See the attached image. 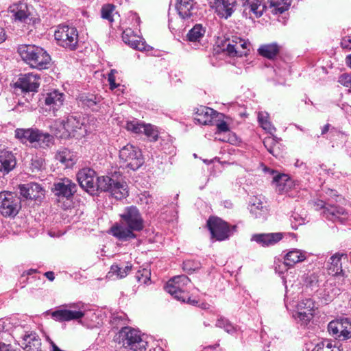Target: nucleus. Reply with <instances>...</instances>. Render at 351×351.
<instances>
[{
  "label": "nucleus",
  "instance_id": "6ab92c4d",
  "mask_svg": "<svg viewBox=\"0 0 351 351\" xmlns=\"http://www.w3.org/2000/svg\"><path fill=\"white\" fill-rule=\"evenodd\" d=\"M80 186L90 193L96 191L95 172L90 169H82L77 174Z\"/></svg>",
  "mask_w": 351,
  "mask_h": 351
},
{
  "label": "nucleus",
  "instance_id": "a878e982",
  "mask_svg": "<svg viewBox=\"0 0 351 351\" xmlns=\"http://www.w3.org/2000/svg\"><path fill=\"white\" fill-rule=\"evenodd\" d=\"M282 239V234L276 232L254 234L253 235L252 240L265 247L274 245L280 241Z\"/></svg>",
  "mask_w": 351,
  "mask_h": 351
},
{
  "label": "nucleus",
  "instance_id": "3c124183",
  "mask_svg": "<svg viewBox=\"0 0 351 351\" xmlns=\"http://www.w3.org/2000/svg\"><path fill=\"white\" fill-rule=\"evenodd\" d=\"M221 117H219L217 118L215 120V122L214 123L217 126V132H216V134L220 133V132H226L229 131L228 125L227 124V123L226 121L221 120Z\"/></svg>",
  "mask_w": 351,
  "mask_h": 351
},
{
  "label": "nucleus",
  "instance_id": "5701e85b",
  "mask_svg": "<svg viewBox=\"0 0 351 351\" xmlns=\"http://www.w3.org/2000/svg\"><path fill=\"white\" fill-rule=\"evenodd\" d=\"M248 208L254 217L263 219L266 218L268 210L263 196L257 195L251 197Z\"/></svg>",
  "mask_w": 351,
  "mask_h": 351
},
{
  "label": "nucleus",
  "instance_id": "9d476101",
  "mask_svg": "<svg viewBox=\"0 0 351 351\" xmlns=\"http://www.w3.org/2000/svg\"><path fill=\"white\" fill-rule=\"evenodd\" d=\"M21 200L9 191L0 192V213L4 217H15L21 210Z\"/></svg>",
  "mask_w": 351,
  "mask_h": 351
},
{
  "label": "nucleus",
  "instance_id": "69168bd1",
  "mask_svg": "<svg viewBox=\"0 0 351 351\" xmlns=\"http://www.w3.org/2000/svg\"><path fill=\"white\" fill-rule=\"evenodd\" d=\"M346 60L347 64L351 68V54L346 56Z\"/></svg>",
  "mask_w": 351,
  "mask_h": 351
},
{
  "label": "nucleus",
  "instance_id": "bb28decb",
  "mask_svg": "<svg viewBox=\"0 0 351 351\" xmlns=\"http://www.w3.org/2000/svg\"><path fill=\"white\" fill-rule=\"evenodd\" d=\"M273 183L276 190L280 193H287L293 186V181L287 175H277L274 177Z\"/></svg>",
  "mask_w": 351,
  "mask_h": 351
},
{
  "label": "nucleus",
  "instance_id": "423d86ee",
  "mask_svg": "<svg viewBox=\"0 0 351 351\" xmlns=\"http://www.w3.org/2000/svg\"><path fill=\"white\" fill-rule=\"evenodd\" d=\"M93 122L94 124L95 118H86L80 115H71L66 119V132L68 137L75 138L82 137L91 130V127L88 122Z\"/></svg>",
  "mask_w": 351,
  "mask_h": 351
},
{
  "label": "nucleus",
  "instance_id": "39448f33",
  "mask_svg": "<svg viewBox=\"0 0 351 351\" xmlns=\"http://www.w3.org/2000/svg\"><path fill=\"white\" fill-rule=\"evenodd\" d=\"M16 138L22 142L29 141L34 143L35 147H47L53 143V136L47 133H43L37 129H16Z\"/></svg>",
  "mask_w": 351,
  "mask_h": 351
},
{
  "label": "nucleus",
  "instance_id": "473e14b6",
  "mask_svg": "<svg viewBox=\"0 0 351 351\" xmlns=\"http://www.w3.org/2000/svg\"><path fill=\"white\" fill-rule=\"evenodd\" d=\"M109 192L117 199H121L128 195V185L125 182L114 180Z\"/></svg>",
  "mask_w": 351,
  "mask_h": 351
},
{
  "label": "nucleus",
  "instance_id": "f257e3e1",
  "mask_svg": "<svg viewBox=\"0 0 351 351\" xmlns=\"http://www.w3.org/2000/svg\"><path fill=\"white\" fill-rule=\"evenodd\" d=\"M120 216V223L111 228V233L122 241L134 239L136 234L134 232L141 231L144 228L143 219L138 210L135 206L127 207Z\"/></svg>",
  "mask_w": 351,
  "mask_h": 351
},
{
  "label": "nucleus",
  "instance_id": "4d7b16f0",
  "mask_svg": "<svg viewBox=\"0 0 351 351\" xmlns=\"http://www.w3.org/2000/svg\"><path fill=\"white\" fill-rule=\"evenodd\" d=\"M0 351H13L9 345L0 343Z\"/></svg>",
  "mask_w": 351,
  "mask_h": 351
},
{
  "label": "nucleus",
  "instance_id": "37998d69",
  "mask_svg": "<svg viewBox=\"0 0 351 351\" xmlns=\"http://www.w3.org/2000/svg\"><path fill=\"white\" fill-rule=\"evenodd\" d=\"M258 122L261 126L267 130L269 134H273L276 131L275 128L272 125L269 120V114L267 112H259L258 115Z\"/></svg>",
  "mask_w": 351,
  "mask_h": 351
},
{
  "label": "nucleus",
  "instance_id": "5fc2aeb1",
  "mask_svg": "<svg viewBox=\"0 0 351 351\" xmlns=\"http://www.w3.org/2000/svg\"><path fill=\"white\" fill-rule=\"evenodd\" d=\"M341 45L344 49H351V36L344 37L341 42Z\"/></svg>",
  "mask_w": 351,
  "mask_h": 351
},
{
  "label": "nucleus",
  "instance_id": "393cba45",
  "mask_svg": "<svg viewBox=\"0 0 351 351\" xmlns=\"http://www.w3.org/2000/svg\"><path fill=\"white\" fill-rule=\"evenodd\" d=\"M16 165V160L12 152L8 150L0 151V172L3 175L10 172Z\"/></svg>",
  "mask_w": 351,
  "mask_h": 351
},
{
  "label": "nucleus",
  "instance_id": "338daca9",
  "mask_svg": "<svg viewBox=\"0 0 351 351\" xmlns=\"http://www.w3.org/2000/svg\"><path fill=\"white\" fill-rule=\"evenodd\" d=\"M143 272H144V274H145V275L146 276H147V275H148V274H149V271H147V270H146V269H144ZM147 279H149V278H148L147 277H146V279L143 280V282H144L145 283L146 282V280H147Z\"/></svg>",
  "mask_w": 351,
  "mask_h": 351
},
{
  "label": "nucleus",
  "instance_id": "1a4fd4ad",
  "mask_svg": "<svg viewBox=\"0 0 351 351\" xmlns=\"http://www.w3.org/2000/svg\"><path fill=\"white\" fill-rule=\"evenodd\" d=\"M58 44L62 47L74 50L78 43V33L74 27L60 25L54 33Z\"/></svg>",
  "mask_w": 351,
  "mask_h": 351
},
{
  "label": "nucleus",
  "instance_id": "aec40b11",
  "mask_svg": "<svg viewBox=\"0 0 351 351\" xmlns=\"http://www.w3.org/2000/svg\"><path fill=\"white\" fill-rule=\"evenodd\" d=\"M219 117H223V114L210 108L201 106L197 108L194 119L202 125H214L216 119Z\"/></svg>",
  "mask_w": 351,
  "mask_h": 351
},
{
  "label": "nucleus",
  "instance_id": "680f3d73",
  "mask_svg": "<svg viewBox=\"0 0 351 351\" xmlns=\"http://www.w3.org/2000/svg\"><path fill=\"white\" fill-rule=\"evenodd\" d=\"M108 82H109V84H110V88L111 90H114V88H116L119 86V84H117L115 83V79L112 82L110 81Z\"/></svg>",
  "mask_w": 351,
  "mask_h": 351
},
{
  "label": "nucleus",
  "instance_id": "c85d7f7f",
  "mask_svg": "<svg viewBox=\"0 0 351 351\" xmlns=\"http://www.w3.org/2000/svg\"><path fill=\"white\" fill-rule=\"evenodd\" d=\"M194 0H176V9L180 16L183 19L190 18L194 10Z\"/></svg>",
  "mask_w": 351,
  "mask_h": 351
},
{
  "label": "nucleus",
  "instance_id": "0e129e2a",
  "mask_svg": "<svg viewBox=\"0 0 351 351\" xmlns=\"http://www.w3.org/2000/svg\"><path fill=\"white\" fill-rule=\"evenodd\" d=\"M326 298H325L326 301H329L332 298V292L330 293L329 291L327 292V294H325Z\"/></svg>",
  "mask_w": 351,
  "mask_h": 351
},
{
  "label": "nucleus",
  "instance_id": "e433bc0d",
  "mask_svg": "<svg viewBox=\"0 0 351 351\" xmlns=\"http://www.w3.org/2000/svg\"><path fill=\"white\" fill-rule=\"evenodd\" d=\"M25 343V349L27 351H39L41 346V341L36 333H31L24 337Z\"/></svg>",
  "mask_w": 351,
  "mask_h": 351
},
{
  "label": "nucleus",
  "instance_id": "e2e57ef3",
  "mask_svg": "<svg viewBox=\"0 0 351 351\" xmlns=\"http://www.w3.org/2000/svg\"><path fill=\"white\" fill-rule=\"evenodd\" d=\"M329 127H330V125L329 124H326L324 126V128H322V134H326L328 130H329Z\"/></svg>",
  "mask_w": 351,
  "mask_h": 351
},
{
  "label": "nucleus",
  "instance_id": "dca6fc26",
  "mask_svg": "<svg viewBox=\"0 0 351 351\" xmlns=\"http://www.w3.org/2000/svg\"><path fill=\"white\" fill-rule=\"evenodd\" d=\"M40 77L38 74L29 73L21 75L15 83V87L23 92H36L40 86Z\"/></svg>",
  "mask_w": 351,
  "mask_h": 351
},
{
  "label": "nucleus",
  "instance_id": "de8ad7c7",
  "mask_svg": "<svg viewBox=\"0 0 351 351\" xmlns=\"http://www.w3.org/2000/svg\"><path fill=\"white\" fill-rule=\"evenodd\" d=\"M143 133L145 134L152 141H156L158 137V131L156 128L152 124H144Z\"/></svg>",
  "mask_w": 351,
  "mask_h": 351
},
{
  "label": "nucleus",
  "instance_id": "603ef678",
  "mask_svg": "<svg viewBox=\"0 0 351 351\" xmlns=\"http://www.w3.org/2000/svg\"><path fill=\"white\" fill-rule=\"evenodd\" d=\"M338 82L343 86L351 88V75L347 73L341 75Z\"/></svg>",
  "mask_w": 351,
  "mask_h": 351
},
{
  "label": "nucleus",
  "instance_id": "c756f323",
  "mask_svg": "<svg viewBox=\"0 0 351 351\" xmlns=\"http://www.w3.org/2000/svg\"><path fill=\"white\" fill-rule=\"evenodd\" d=\"M324 216L331 221L339 220L342 221L347 216L346 210L339 206H329L323 212Z\"/></svg>",
  "mask_w": 351,
  "mask_h": 351
},
{
  "label": "nucleus",
  "instance_id": "f3484780",
  "mask_svg": "<svg viewBox=\"0 0 351 351\" xmlns=\"http://www.w3.org/2000/svg\"><path fill=\"white\" fill-rule=\"evenodd\" d=\"M76 191V184L69 178L60 179L53 184V192L59 197H62L69 199Z\"/></svg>",
  "mask_w": 351,
  "mask_h": 351
},
{
  "label": "nucleus",
  "instance_id": "20e7f679",
  "mask_svg": "<svg viewBox=\"0 0 351 351\" xmlns=\"http://www.w3.org/2000/svg\"><path fill=\"white\" fill-rule=\"evenodd\" d=\"M86 308L81 302L63 305L51 313V317L60 322L79 320L85 315Z\"/></svg>",
  "mask_w": 351,
  "mask_h": 351
},
{
  "label": "nucleus",
  "instance_id": "b1692460",
  "mask_svg": "<svg viewBox=\"0 0 351 351\" xmlns=\"http://www.w3.org/2000/svg\"><path fill=\"white\" fill-rule=\"evenodd\" d=\"M21 195L26 199H36L44 195L45 191L40 184L34 182L19 186Z\"/></svg>",
  "mask_w": 351,
  "mask_h": 351
},
{
  "label": "nucleus",
  "instance_id": "f8f14e48",
  "mask_svg": "<svg viewBox=\"0 0 351 351\" xmlns=\"http://www.w3.org/2000/svg\"><path fill=\"white\" fill-rule=\"evenodd\" d=\"M250 43L241 38L232 36L227 39L223 44V50L230 57L246 56L250 51Z\"/></svg>",
  "mask_w": 351,
  "mask_h": 351
},
{
  "label": "nucleus",
  "instance_id": "052dcab7",
  "mask_svg": "<svg viewBox=\"0 0 351 351\" xmlns=\"http://www.w3.org/2000/svg\"><path fill=\"white\" fill-rule=\"evenodd\" d=\"M117 73L115 70H111L110 73L108 74V82L111 81L112 82L114 79V73Z\"/></svg>",
  "mask_w": 351,
  "mask_h": 351
},
{
  "label": "nucleus",
  "instance_id": "7ed1b4c3",
  "mask_svg": "<svg viewBox=\"0 0 351 351\" xmlns=\"http://www.w3.org/2000/svg\"><path fill=\"white\" fill-rule=\"evenodd\" d=\"M190 284L191 280L186 276H177L168 281L165 286V289L178 300L193 304L195 303V300H191L186 293V287Z\"/></svg>",
  "mask_w": 351,
  "mask_h": 351
},
{
  "label": "nucleus",
  "instance_id": "7c9ffc66",
  "mask_svg": "<svg viewBox=\"0 0 351 351\" xmlns=\"http://www.w3.org/2000/svg\"><path fill=\"white\" fill-rule=\"evenodd\" d=\"M306 258V252L298 249H293L284 256V263L287 266L293 267L296 263L304 261Z\"/></svg>",
  "mask_w": 351,
  "mask_h": 351
},
{
  "label": "nucleus",
  "instance_id": "6e6552de",
  "mask_svg": "<svg viewBox=\"0 0 351 351\" xmlns=\"http://www.w3.org/2000/svg\"><path fill=\"white\" fill-rule=\"evenodd\" d=\"M119 157L121 166L133 171L137 170L144 162L141 150L131 144L120 149Z\"/></svg>",
  "mask_w": 351,
  "mask_h": 351
},
{
  "label": "nucleus",
  "instance_id": "a18cd8bd",
  "mask_svg": "<svg viewBox=\"0 0 351 351\" xmlns=\"http://www.w3.org/2000/svg\"><path fill=\"white\" fill-rule=\"evenodd\" d=\"M145 123L134 119L126 122L125 128L134 134H142Z\"/></svg>",
  "mask_w": 351,
  "mask_h": 351
},
{
  "label": "nucleus",
  "instance_id": "4468645a",
  "mask_svg": "<svg viewBox=\"0 0 351 351\" xmlns=\"http://www.w3.org/2000/svg\"><path fill=\"white\" fill-rule=\"evenodd\" d=\"M10 19L15 23H28L30 22L31 11L24 1H17L11 4L8 8Z\"/></svg>",
  "mask_w": 351,
  "mask_h": 351
},
{
  "label": "nucleus",
  "instance_id": "72a5a7b5",
  "mask_svg": "<svg viewBox=\"0 0 351 351\" xmlns=\"http://www.w3.org/2000/svg\"><path fill=\"white\" fill-rule=\"evenodd\" d=\"M242 3L245 10H249L257 18L262 16L265 9V5L261 0H242Z\"/></svg>",
  "mask_w": 351,
  "mask_h": 351
},
{
  "label": "nucleus",
  "instance_id": "412c9836",
  "mask_svg": "<svg viewBox=\"0 0 351 351\" xmlns=\"http://www.w3.org/2000/svg\"><path fill=\"white\" fill-rule=\"evenodd\" d=\"M347 256L342 253H335L328 261L327 269L329 274L341 278L345 276V271L342 269L343 261H347Z\"/></svg>",
  "mask_w": 351,
  "mask_h": 351
},
{
  "label": "nucleus",
  "instance_id": "c03bdc74",
  "mask_svg": "<svg viewBox=\"0 0 351 351\" xmlns=\"http://www.w3.org/2000/svg\"><path fill=\"white\" fill-rule=\"evenodd\" d=\"M132 265L128 264L124 267L113 265L110 267V272L117 276L119 278H125L131 271Z\"/></svg>",
  "mask_w": 351,
  "mask_h": 351
},
{
  "label": "nucleus",
  "instance_id": "58836bf2",
  "mask_svg": "<svg viewBox=\"0 0 351 351\" xmlns=\"http://www.w3.org/2000/svg\"><path fill=\"white\" fill-rule=\"evenodd\" d=\"M101 97L92 94H83L80 96L79 100L82 104L95 110V106L101 102Z\"/></svg>",
  "mask_w": 351,
  "mask_h": 351
},
{
  "label": "nucleus",
  "instance_id": "79ce46f5",
  "mask_svg": "<svg viewBox=\"0 0 351 351\" xmlns=\"http://www.w3.org/2000/svg\"><path fill=\"white\" fill-rule=\"evenodd\" d=\"M51 128L57 136L60 138L68 137V135L65 133L66 132V120H56L51 125Z\"/></svg>",
  "mask_w": 351,
  "mask_h": 351
},
{
  "label": "nucleus",
  "instance_id": "9b49d317",
  "mask_svg": "<svg viewBox=\"0 0 351 351\" xmlns=\"http://www.w3.org/2000/svg\"><path fill=\"white\" fill-rule=\"evenodd\" d=\"M212 237L217 241H223L235 231L236 226L230 227L228 224L218 217H210L207 222Z\"/></svg>",
  "mask_w": 351,
  "mask_h": 351
},
{
  "label": "nucleus",
  "instance_id": "8fccbe9b",
  "mask_svg": "<svg viewBox=\"0 0 351 351\" xmlns=\"http://www.w3.org/2000/svg\"><path fill=\"white\" fill-rule=\"evenodd\" d=\"M114 6L111 4L104 5L101 9V17L110 23L114 21Z\"/></svg>",
  "mask_w": 351,
  "mask_h": 351
},
{
  "label": "nucleus",
  "instance_id": "2f4dec72",
  "mask_svg": "<svg viewBox=\"0 0 351 351\" xmlns=\"http://www.w3.org/2000/svg\"><path fill=\"white\" fill-rule=\"evenodd\" d=\"M56 159L66 167H71L75 163L76 157L73 152L64 148L57 152Z\"/></svg>",
  "mask_w": 351,
  "mask_h": 351
},
{
  "label": "nucleus",
  "instance_id": "4be33fe9",
  "mask_svg": "<svg viewBox=\"0 0 351 351\" xmlns=\"http://www.w3.org/2000/svg\"><path fill=\"white\" fill-rule=\"evenodd\" d=\"M122 38L123 42L130 47L139 51H149L152 47L145 43L144 39L134 34L131 29H126L123 32Z\"/></svg>",
  "mask_w": 351,
  "mask_h": 351
},
{
  "label": "nucleus",
  "instance_id": "c9c22d12",
  "mask_svg": "<svg viewBox=\"0 0 351 351\" xmlns=\"http://www.w3.org/2000/svg\"><path fill=\"white\" fill-rule=\"evenodd\" d=\"M263 143L267 151L273 156H278L280 155L281 145L276 137L269 136L265 138Z\"/></svg>",
  "mask_w": 351,
  "mask_h": 351
},
{
  "label": "nucleus",
  "instance_id": "09e8293b",
  "mask_svg": "<svg viewBox=\"0 0 351 351\" xmlns=\"http://www.w3.org/2000/svg\"><path fill=\"white\" fill-rule=\"evenodd\" d=\"M313 351H341L339 348L335 346H333L332 343L328 341H322L318 343L315 348L313 349Z\"/></svg>",
  "mask_w": 351,
  "mask_h": 351
},
{
  "label": "nucleus",
  "instance_id": "ea45409f",
  "mask_svg": "<svg viewBox=\"0 0 351 351\" xmlns=\"http://www.w3.org/2000/svg\"><path fill=\"white\" fill-rule=\"evenodd\" d=\"M290 0H270V7L274 14H281L289 9Z\"/></svg>",
  "mask_w": 351,
  "mask_h": 351
},
{
  "label": "nucleus",
  "instance_id": "f704fd0d",
  "mask_svg": "<svg viewBox=\"0 0 351 351\" xmlns=\"http://www.w3.org/2000/svg\"><path fill=\"white\" fill-rule=\"evenodd\" d=\"M261 56L268 59H274L279 53L280 47L277 43H270L261 45L258 49Z\"/></svg>",
  "mask_w": 351,
  "mask_h": 351
},
{
  "label": "nucleus",
  "instance_id": "ddd939ff",
  "mask_svg": "<svg viewBox=\"0 0 351 351\" xmlns=\"http://www.w3.org/2000/svg\"><path fill=\"white\" fill-rule=\"evenodd\" d=\"M329 333L341 341L351 338V322L348 318L331 321L328 325Z\"/></svg>",
  "mask_w": 351,
  "mask_h": 351
},
{
  "label": "nucleus",
  "instance_id": "a211bd4d",
  "mask_svg": "<svg viewBox=\"0 0 351 351\" xmlns=\"http://www.w3.org/2000/svg\"><path fill=\"white\" fill-rule=\"evenodd\" d=\"M210 4L219 16L228 19L234 12L237 1L236 0H210Z\"/></svg>",
  "mask_w": 351,
  "mask_h": 351
},
{
  "label": "nucleus",
  "instance_id": "13d9d810",
  "mask_svg": "<svg viewBox=\"0 0 351 351\" xmlns=\"http://www.w3.org/2000/svg\"><path fill=\"white\" fill-rule=\"evenodd\" d=\"M45 276L49 279L50 281H53L55 278L54 273L53 271H47L45 274Z\"/></svg>",
  "mask_w": 351,
  "mask_h": 351
},
{
  "label": "nucleus",
  "instance_id": "a19ab883",
  "mask_svg": "<svg viewBox=\"0 0 351 351\" xmlns=\"http://www.w3.org/2000/svg\"><path fill=\"white\" fill-rule=\"evenodd\" d=\"M114 181V179L109 176L98 177L96 180V191L100 190L109 192Z\"/></svg>",
  "mask_w": 351,
  "mask_h": 351
},
{
  "label": "nucleus",
  "instance_id": "cd10ccee",
  "mask_svg": "<svg viewBox=\"0 0 351 351\" xmlns=\"http://www.w3.org/2000/svg\"><path fill=\"white\" fill-rule=\"evenodd\" d=\"M63 96L62 93L57 90H53L45 95V104L49 107V110H52L53 112L56 111L63 104Z\"/></svg>",
  "mask_w": 351,
  "mask_h": 351
},
{
  "label": "nucleus",
  "instance_id": "0eeeda50",
  "mask_svg": "<svg viewBox=\"0 0 351 351\" xmlns=\"http://www.w3.org/2000/svg\"><path fill=\"white\" fill-rule=\"evenodd\" d=\"M119 336L123 346L128 351H146L147 343L138 330L125 327L120 330Z\"/></svg>",
  "mask_w": 351,
  "mask_h": 351
},
{
  "label": "nucleus",
  "instance_id": "774afa93",
  "mask_svg": "<svg viewBox=\"0 0 351 351\" xmlns=\"http://www.w3.org/2000/svg\"><path fill=\"white\" fill-rule=\"evenodd\" d=\"M136 278H138V281H140L141 280V277L138 275L136 276Z\"/></svg>",
  "mask_w": 351,
  "mask_h": 351
},
{
  "label": "nucleus",
  "instance_id": "f03ea898",
  "mask_svg": "<svg viewBox=\"0 0 351 351\" xmlns=\"http://www.w3.org/2000/svg\"><path fill=\"white\" fill-rule=\"evenodd\" d=\"M18 51L21 58L33 69H47L51 65V56L42 47L25 45L20 46Z\"/></svg>",
  "mask_w": 351,
  "mask_h": 351
},
{
  "label": "nucleus",
  "instance_id": "2eb2a0df",
  "mask_svg": "<svg viewBox=\"0 0 351 351\" xmlns=\"http://www.w3.org/2000/svg\"><path fill=\"white\" fill-rule=\"evenodd\" d=\"M297 311L293 315L295 319H298L302 324H307L313 317L315 303L310 299L300 300L297 304Z\"/></svg>",
  "mask_w": 351,
  "mask_h": 351
},
{
  "label": "nucleus",
  "instance_id": "864d4df0",
  "mask_svg": "<svg viewBox=\"0 0 351 351\" xmlns=\"http://www.w3.org/2000/svg\"><path fill=\"white\" fill-rule=\"evenodd\" d=\"M152 197L147 192L142 193L139 197V201L141 204H149L152 203Z\"/></svg>",
  "mask_w": 351,
  "mask_h": 351
},
{
  "label": "nucleus",
  "instance_id": "6e6d98bb",
  "mask_svg": "<svg viewBox=\"0 0 351 351\" xmlns=\"http://www.w3.org/2000/svg\"><path fill=\"white\" fill-rule=\"evenodd\" d=\"M6 40V34L5 29L0 26V43H2Z\"/></svg>",
  "mask_w": 351,
  "mask_h": 351
},
{
  "label": "nucleus",
  "instance_id": "4c0bfd02",
  "mask_svg": "<svg viewBox=\"0 0 351 351\" xmlns=\"http://www.w3.org/2000/svg\"><path fill=\"white\" fill-rule=\"evenodd\" d=\"M205 32V29L202 25L197 24L188 32L187 40L193 43L199 42L203 38Z\"/></svg>",
  "mask_w": 351,
  "mask_h": 351
},
{
  "label": "nucleus",
  "instance_id": "bf43d9fd",
  "mask_svg": "<svg viewBox=\"0 0 351 351\" xmlns=\"http://www.w3.org/2000/svg\"><path fill=\"white\" fill-rule=\"evenodd\" d=\"M315 204H316L317 209L324 208V210L325 208H326V207H325V203L322 200L317 201Z\"/></svg>",
  "mask_w": 351,
  "mask_h": 351
},
{
  "label": "nucleus",
  "instance_id": "49530a36",
  "mask_svg": "<svg viewBox=\"0 0 351 351\" xmlns=\"http://www.w3.org/2000/svg\"><path fill=\"white\" fill-rule=\"evenodd\" d=\"M215 326L218 328H223L229 334H233L237 330L235 326H233L232 323H230L227 319L222 317L217 319Z\"/></svg>",
  "mask_w": 351,
  "mask_h": 351
}]
</instances>
